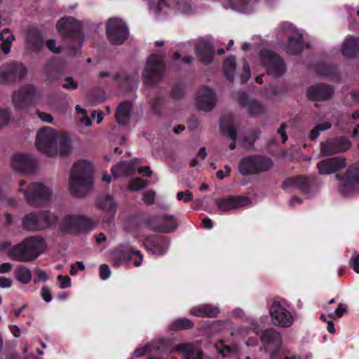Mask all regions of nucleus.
I'll use <instances>...</instances> for the list:
<instances>
[{"label": "nucleus", "instance_id": "nucleus-1", "mask_svg": "<svg viewBox=\"0 0 359 359\" xmlns=\"http://www.w3.org/2000/svg\"><path fill=\"white\" fill-rule=\"evenodd\" d=\"M46 243L41 237L31 236L11 248L8 255L15 261L28 262L36 259L46 250Z\"/></svg>", "mask_w": 359, "mask_h": 359}, {"label": "nucleus", "instance_id": "nucleus-2", "mask_svg": "<svg viewBox=\"0 0 359 359\" xmlns=\"http://www.w3.org/2000/svg\"><path fill=\"white\" fill-rule=\"evenodd\" d=\"M93 165L88 160L78 161L73 166L69 178V191L76 197H82L92 183Z\"/></svg>", "mask_w": 359, "mask_h": 359}, {"label": "nucleus", "instance_id": "nucleus-3", "mask_svg": "<svg viewBox=\"0 0 359 359\" xmlns=\"http://www.w3.org/2000/svg\"><path fill=\"white\" fill-rule=\"evenodd\" d=\"M19 191L24 194L27 201L31 205H41L48 203L52 197V189L41 182L30 185L25 180L19 182Z\"/></svg>", "mask_w": 359, "mask_h": 359}, {"label": "nucleus", "instance_id": "nucleus-4", "mask_svg": "<svg viewBox=\"0 0 359 359\" xmlns=\"http://www.w3.org/2000/svg\"><path fill=\"white\" fill-rule=\"evenodd\" d=\"M58 138L59 132L49 127H43L37 133L35 144L40 152L49 157H55L57 155Z\"/></svg>", "mask_w": 359, "mask_h": 359}, {"label": "nucleus", "instance_id": "nucleus-5", "mask_svg": "<svg viewBox=\"0 0 359 359\" xmlns=\"http://www.w3.org/2000/svg\"><path fill=\"white\" fill-rule=\"evenodd\" d=\"M278 34L280 37H287L288 42L284 49L287 53L297 55L302 52L304 47L302 34L291 23H282L278 29Z\"/></svg>", "mask_w": 359, "mask_h": 359}, {"label": "nucleus", "instance_id": "nucleus-6", "mask_svg": "<svg viewBox=\"0 0 359 359\" xmlns=\"http://www.w3.org/2000/svg\"><path fill=\"white\" fill-rule=\"evenodd\" d=\"M57 222V217L48 211L27 214L22 219V226L31 231H42L50 227Z\"/></svg>", "mask_w": 359, "mask_h": 359}, {"label": "nucleus", "instance_id": "nucleus-7", "mask_svg": "<svg viewBox=\"0 0 359 359\" xmlns=\"http://www.w3.org/2000/svg\"><path fill=\"white\" fill-rule=\"evenodd\" d=\"M41 93L32 85H27L12 95V104L15 109L22 110L39 102Z\"/></svg>", "mask_w": 359, "mask_h": 359}, {"label": "nucleus", "instance_id": "nucleus-8", "mask_svg": "<svg viewBox=\"0 0 359 359\" xmlns=\"http://www.w3.org/2000/svg\"><path fill=\"white\" fill-rule=\"evenodd\" d=\"M95 226L93 220L79 215H67L60 222L61 229L67 233L88 231L93 230Z\"/></svg>", "mask_w": 359, "mask_h": 359}, {"label": "nucleus", "instance_id": "nucleus-9", "mask_svg": "<svg viewBox=\"0 0 359 359\" xmlns=\"http://www.w3.org/2000/svg\"><path fill=\"white\" fill-rule=\"evenodd\" d=\"M271 323L275 326L289 327L294 323V314L280 302H274L269 308Z\"/></svg>", "mask_w": 359, "mask_h": 359}, {"label": "nucleus", "instance_id": "nucleus-10", "mask_svg": "<svg viewBox=\"0 0 359 359\" xmlns=\"http://www.w3.org/2000/svg\"><path fill=\"white\" fill-rule=\"evenodd\" d=\"M165 69L163 59L159 55H150L146 62L142 74L144 83L156 82L163 75Z\"/></svg>", "mask_w": 359, "mask_h": 359}, {"label": "nucleus", "instance_id": "nucleus-11", "mask_svg": "<svg viewBox=\"0 0 359 359\" xmlns=\"http://www.w3.org/2000/svg\"><path fill=\"white\" fill-rule=\"evenodd\" d=\"M261 62L269 74L278 76L286 72V66L279 55L264 50L260 54Z\"/></svg>", "mask_w": 359, "mask_h": 359}, {"label": "nucleus", "instance_id": "nucleus-12", "mask_svg": "<svg viewBox=\"0 0 359 359\" xmlns=\"http://www.w3.org/2000/svg\"><path fill=\"white\" fill-rule=\"evenodd\" d=\"M107 35L111 43L121 44L127 39L128 29L122 20L111 18L107 24Z\"/></svg>", "mask_w": 359, "mask_h": 359}, {"label": "nucleus", "instance_id": "nucleus-13", "mask_svg": "<svg viewBox=\"0 0 359 359\" xmlns=\"http://www.w3.org/2000/svg\"><path fill=\"white\" fill-rule=\"evenodd\" d=\"M271 166V162L269 159L258 156H249L244 158L241 161L239 171L241 174L245 175L266 170Z\"/></svg>", "mask_w": 359, "mask_h": 359}, {"label": "nucleus", "instance_id": "nucleus-14", "mask_svg": "<svg viewBox=\"0 0 359 359\" xmlns=\"http://www.w3.org/2000/svg\"><path fill=\"white\" fill-rule=\"evenodd\" d=\"M359 188V166H351L346 173L339 187V192L345 196H349L355 193Z\"/></svg>", "mask_w": 359, "mask_h": 359}, {"label": "nucleus", "instance_id": "nucleus-15", "mask_svg": "<svg viewBox=\"0 0 359 359\" xmlns=\"http://www.w3.org/2000/svg\"><path fill=\"white\" fill-rule=\"evenodd\" d=\"M260 340L271 354L276 355L282 352V337L279 332L273 329L263 331L260 335Z\"/></svg>", "mask_w": 359, "mask_h": 359}, {"label": "nucleus", "instance_id": "nucleus-16", "mask_svg": "<svg viewBox=\"0 0 359 359\" xmlns=\"http://www.w3.org/2000/svg\"><path fill=\"white\" fill-rule=\"evenodd\" d=\"M251 200L247 196H228L216 201V205L219 211L229 212L232 210L249 206Z\"/></svg>", "mask_w": 359, "mask_h": 359}, {"label": "nucleus", "instance_id": "nucleus-17", "mask_svg": "<svg viewBox=\"0 0 359 359\" xmlns=\"http://www.w3.org/2000/svg\"><path fill=\"white\" fill-rule=\"evenodd\" d=\"M195 104L200 110L205 111L212 110L216 104L214 91L206 86L200 88L196 94Z\"/></svg>", "mask_w": 359, "mask_h": 359}, {"label": "nucleus", "instance_id": "nucleus-18", "mask_svg": "<svg viewBox=\"0 0 359 359\" xmlns=\"http://www.w3.org/2000/svg\"><path fill=\"white\" fill-rule=\"evenodd\" d=\"M26 73L25 68L20 64H4L0 67V83L21 79Z\"/></svg>", "mask_w": 359, "mask_h": 359}, {"label": "nucleus", "instance_id": "nucleus-19", "mask_svg": "<svg viewBox=\"0 0 359 359\" xmlns=\"http://www.w3.org/2000/svg\"><path fill=\"white\" fill-rule=\"evenodd\" d=\"M320 146L323 155H331L347 151L351 147V142L345 137H338L327 140L322 142Z\"/></svg>", "mask_w": 359, "mask_h": 359}, {"label": "nucleus", "instance_id": "nucleus-20", "mask_svg": "<svg viewBox=\"0 0 359 359\" xmlns=\"http://www.w3.org/2000/svg\"><path fill=\"white\" fill-rule=\"evenodd\" d=\"M11 167L18 171L31 173L35 167V161L29 155L24 153L14 154L11 160Z\"/></svg>", "mask_w": 359, "mask_h": 359}, {"label": "nucleus", "instance_id": "nucleus-21", "mask_svg": "<svg viewBox=\"0 0 359 359\" xmlns=\"http://www.w3.org/2000/svg\"><path fill=\"white\" fill-rule=\"evenodd\" d=\"M140 241L143 242L146 249L154 255H163L168 250L169 241L165 238L147 237Z\"/></svg>", "mask_w": 359, "mask_h": 359}, {"label": "nucleus", "instance_id": "nucleus-22", "mask_svg": "<svg viewBox=\"0 0 359 359\" xmlns=\"http://www.w3.org/2000/svg\"><path fill=\"white\" fill-rule=\"evenodd\" d=\"M178 351L182 359H203L202 351L192 344H180L175 345L172 348L167 346L165 353Z\"/></svg>", "mask_w": 359, "mask_h": 359}, {"label": "nucleus", "instance_id": "nucleus-23", "mask_svg": "<svg viewBox=\"0 0 359 359\" xmlns=\"http://www.w3.org/2000/svg\"><path fill=\"white\" fill-rule=\"evenodd\" d=\"M345 159L342 157L329 158L318 163V171L322 175H329L338 171L346 166Z\"/></svg>", "mask_w": 359, "mask_h": 359}, {"label": "nucleus", "instance_id": "nucleus-24", "mask_svg": "<svg viewBox=\"0 0 359 359\" xmlns=\"http://www.w3.org/2000/svg\"><path fill=\"white\" fill-rule=\"evenodd\" d=\"M333 94L332 88L327 85L316 84L307 90L308 97L313 100H323L330 98Z\"/></svg>", "mask_w": 359, "mask_h": 359}, {"label": "nucleus", "instance_id": "nucleus-25", "mask_svg": "<svg viewBox=\"0 0 359 359\" xmlns=\"http://www.w3.org/2000/svg\"><path fill=\"white\" fill-rule=\"evenodd\" d=\"M151 13L158 20H164L171 13L170 6L165 0H151L149 4Z\"/></svg>", "mask_w": 359, "mask_h": 359}, {"label": "nucleus", "instance_id": "nucleus-26", "mask_svg": "<svg viewBox=\"0 0 359 359\" xmlns=\"http://www.w3.org/2000/svg\"><path fill=\"white\" fill-rule=\"evenodd\" d=\"M190 312L193 316L197 317L215 318L219 314V309L215 306L205 304L194 306Z\"/></svg>", "mask_w": 359, "mask_h": 359}, {"label": "nucleus", "instance_id": "nucleus-27", "mask_svg": "<svg viewBox=\"0 0 359 359\" xmlns=\"http://www.w3.org/2000/svg\"><path fill=\"white\" fill-rule=\"evenodd\" d=\"M196 53L204 63L210 62L213 57V48L211 44L205 39H201L198 42L196 46Z\"/></svg>", "mask_w": 359, "mask_h": 359}, {"label": "nucleus", "instance_id": "nucleus-28", "mask_svg": "<svg viewBox=\"0 0 359 359\" xmlns=\"http://www.w3.org/2000/svg\"><path fill=\"white\" fill-rule=\"evenodd\" d=\"M239 102L252 115L259 114L264 111V107L259 102L250 99L245 94L241 95Z\"/></svg>", "mask_w": 359, "mask_h": 359}, {"label": "nucleus", "instance_id": "nucleus-29", "mask_svg": "<svg viewBox=\"0 0 359 359\" xmlns=\"http://www.w3.org/2000/svg\"><path fill=\"white\" fill-rule=\"evenodd\" d=\"M79 24L73 18H62L57 24V31L62 34H70L79 29Z\"/></svg>", "mask_w": 359, "mask_h": 359}, {"label": "nucleus", "instance_id": "nucleus-30", "mask_svg": "<svg viewBox=\"0 0 359 359\" xmlns=\"http://www.w3.org/2000/svg\"><path fill=\"white\" fill-rule=\"evenodd\" d=\"M97 203L100 209L109 215L111 219L114 217L116 211L117 204L111 196L105 195L100 197L97 200Z\"/></svg>", "mask_w": 359, "mask_h": 359}, {"label": "nucleus", "instance_id": "nucleus-31", "mask_svg": "<svg viewBox=\"0 0 359 359\" xmlns=\"http://www.w3.org/2000/svg\"><path fill=\"white\" fill-rule=\"evenodd\" d=\"M359 50V39L355 37H349L344 42L341 47L342 54L351 57L355 56Z\"/></svg>", "mask_w": 359, "mask_h": 359}, {"label": "nucleus", "instance_id": "nucleus-32", "mask_svg": "<svg viewBox=\"0 0 359 359\" xmlns=\"http://www.w3.org/2000/svg\"><path fill=\"white\" fill-rule=\"evenodd\" d=\"M158 222L159 224L153 228L156 231L165 233L174 231L177 226V223L172 215H165L159 219Z\"/></svg>", "mask_w": 359, "mask_h": 359}, {"label": "nucleus", "instance_id": "nucleus-33", "mask_svg": "<svg viewBox=\"0 0 359 359\" xmlns=\"http://www.w3.org/2000/svg\"><path fill=\"white\" fill-rule=\"evenodd\" d=\"M60 138L57 140V154L66 156L69 154L72 150V142L70 137L64 133H59Z\"/></svg>", "mask_w": 359, "mask_h": 359}, {"label": "nucleus", "instance_id": "nucleus-34", "mask_svg": "<svg viewBox=\"0 0 359 359\" xmlns=\"http://www.w3.org/2000/svg\"><path fill=\"white\" fill-rule=\"evenodd\" d=\"M167 341L165 340H162L159 341L157 344L156 342L146 345L139 348H137L134 353L133 356L135 358L141 357L144 355L147 352H151L153 351H161L165 353V350L167 349Z\"/></svg>", "mask_w": 359, "mask_h": 359}, {"label": "nucleus", "instance_id": "nucleus-35", "mask_svg": "<svg viewBox=\"0 0 359 359\" xmlns=\"http://www.w3.org/2000/svg\"><path fill=\"white\" fill-rule=\"evenodd\" d=\"M132 109V104L129 102H122L117 108L116 118L120 124H126L128 121Z\"/></svg>", "mask_w": 359, "mask_h": 359}, {"label": "nucleus", "instance_id": "nucleus-36", "mask_svg": "<svg viewBox=\"0 0 359 359\" xmlns=\"http://www.w3.org/2000/svg\"><path fill=\"white\" fill-rule=\"evenodd\" d=\"M128 255L126 253V247L123 245H119L111 252V259L114 265L120 266L127 262Z\"/></svg>", "mask_w": 359, "mask_h": 359}, {"label": "nucleus", "instance_id": "nucleus-37", "mask_svg": "<svg viewBox=\"0 0 359 359\" xmlns=\"http://www.w3.org/2000/svg\"><path fill=\"white\" fill-rule=\"evenodd\" d=\"M0 40L3 52L8 54L11 51V44L15 40L14 36L8 29H4L0 32Z\"/></svg>", "mask_w": 359, "mask_h": 359}, {"label": "nucleus", "instance_id": "nucleus-38", "mask_svg": "<svg viewBox=\"0 0 359 359\" xmlns=\"http://www.w3.org/2000/svg\"><path fill=\"white\" fill-rule=\"evenodd\" d=\"M135 170L131 162H121L111 168L112 174L116 177L127 176Z\"/></svg>", "mask_w": 359, "mask_h": 359}, {"label": "nucleus", "instance_id": "nucleus-39", "mask_svg": "<svg viewBox=\"0 0 359 359\" xmlns=\"http://www.w3.org/2000/svg\"><path fill=\"white\" fill-rule=\"evenodd\" d=\"M14 276L20 283L27 285L32 280L31 271L25 266H19L14 271Z\"/></svg>", "mask_w": 359, "mask_h": 359}, {"label": "nucleus", "instance_id": "nucleus-40", "mask_svg": "<svg viewBox=\"0 0 359 359\" xmlns=\"http://www.w3.org/2000/svg\"><path fill=\"white\" fill-rule=\"evenodd\" d=\"M285 187H298L303 190H305L309 186L308 179L302 176L290 178L285 180L283 183Z\"/></svg>", "mask_w": 359, "mask_h": 359}, {"label": "nucleus", "instance_id": "nucleus-41", "mask_svg": "<svg viewBox=\"0 0 359 359\" xmlns=\"http://www.w3.org/2000/svg\"><path fill=\"white\" fill-rule=\"evenodd\" d=\"M215 348L217 352L223 357H226L238 352L236 346H230L224 344L223 341H220L215 344Z\"/></svg>", "mask_w": 359, "mask_h": 359}, {"label": "nucleus", "instance_id": "nucleus-42", "mask_svg": "<svg viewBox=\"0 0 359 359\" xmlns=\"http://www.w3.org/2000/svg\"><path fill=\"white\" fill-rule=\"evenodd\" d=\"M236 68V59L231 56L226 59L224 63V71L226 78L233 81Z\"/></svg>", "mask_w": 359, "mask_h": 359}, {"label": "nucleus", "instance_id": "nucleus-43", "mask_svg": "<svg viewBox=\"0 0 359 359\" xmlns=\"http://www.w3.org/2000/svg\"><path fill=\"white\" fill-rule=\"evenodd\" d=\"M221 127L222 130L226 133V134L230 137V138L233 140V142L230 144L229 148L230 149H234L236 147V131L233 125L226 126L225 123V120L222 119L221 121Z\"/></svg>", "mask_w": 359, "mask_h": 359}, {"label": "nucleus", "instance_id": "nucleus-44", "mask_svg": "<svg viewBox=\"0 0 359 359\" xmlns=\"http://www.w3.org/2000/svg\"><path fill=\"white\" fill-rule=\"evenodd\" d=\"M171 327L173 330H184L193 327L194 323L187 318H180L175 320Z\"/></svg>", "mask_w": 359, "mask_h": 359}, {"label": "nucleus", "instance_id": "nucleus-45", "mask_svg": "<svg viewBox=\"0 0 359 359\" xmlns=\"http://www.w3.org/2000/svg\"><path fill=\"white\" fill-rule=\"evenodd\" d=\"M149 184V182L146 180L141 178H135L132 180L129 183V189L133 191L140 190Z\"/></svg>", "mask_w": 359, "mask_h": 359}, {"label": "nucleus", "instance_id": "nucleus-46", "mask_svg": "<svg viewBox=\"0 0 359 359\" xmlns=\"http://www.w3.org/2000/svg\"><path fill=\"white\" fill-rule=\"evenodd\" d=\"M133 261V264L136 267H139L143 261V255L139 250H133L128 255L127 262Z\"/></svg>", "mask_w": 359, "mask_h": 359}, {"label": "nucleus", "instance_id": "nucleus-47", "mask_svg": "<svg viewBox=\"0 0 359 359\" xmlns=\"http://www.w3.org/2000/svg\"><path fill=\"white\" fill-rule=\"evenodd\" d=\"M331 127V123L329 122H324L317 125L310 133V138L316 140L319 136V133L326 130Z\"/></svg>", "mask_w": 359, "mask_h": 359}, {"label": "nucleus", "instance_id": "nucleus-48", "mask_svg": "<svg viewBox=\"0 0 359 359\" xmlns=\"http://www.w3.org/2000/svg\"><path fill=\"white\" fill-rule=\"evenodd\" d=\"M175 8L177 12L181 14H189L191 12V5L187 2H180V0H175Z\"/></svg>", "mask_w": 359, "mask_h": 359}, {"label": "nucleus", "instance_id": "nucleus-49", "mask_svg": "<svg viewBox=\"0 0 359 359\" xmlns=\"http://www.w3.org/2000/svg\"><path fill=\"white\" fill-rule=\"evenodd\" d=\"M250 332L255 334L256 335H257L259 333L260 327L257 321L252 320L250 323V327L242 329L241 334L242 335H248Z\"/></svg>", "mask_w": 359, "mask_h": 359}, {"label": "nucleus", "instance_id": "nucleus-50", "mask_svg": "<svg viewBox=\"0 0 359 359\" xmlns=\"http://www.w3.org/2000/svg\"><path fill=\"white\" fill-rule=\"evenodd\" d=\"M11 111L8 109H0V128L6 126L11 118Z\"/></svg>", "mask_w": 359, "mask_h": 359}, {"label": "nucleus", "instance_id": "nucleus-51", "mask_svg": "<svg viewBox=\"0 0 359 359\" xmlns=\"http://www.w3.org/2000/svg\"><path fill=\"white\" fill-rule=\"evenodd\" d=\"M177 198L184 203L190 202L193 200L192 194L189 191H180L177 194Z\"/></svg>", "mask_w": 359, "mask_h": 359}, {"label": "nucleus", "instance_id": "nucleus-52", "mask_svg": "<svg viewBox=\"0 0 359 359\" xmlns=\"http://www.w3.org/2000/svg\"><path fill=\"white\" fill-rule=\"evenodd\" d=\"M346 311V308L343 304H339L334 313L330 315V318H341Z\"/></svg>", "mask_w": 359, "mask_h": 359}, {"label": "nucleus", "instance_id": "nucleus-53", "mask_svg": "<svg viewBox=\"0 0 359 359\" xmlns=\"http://www.w3.org/2000/svg\"><path fill=\"white\" fill-rule=\"evenodd\" d=\"M57 280L60 282V287L61 289L67 288L71 286V279L68 276L59 275Z\"/></svg>", "mask_w": 359, "mask_h": 359}, {"label": "nucleus", "instance_id": "nucleus-54", "mask_svg": "<svg viewBox=\"0 0 359 359\" xmlns=\"http://www.w3.org/2000/svg\"><path fill=\"white\" fill-rule=\"evenodd\" d=\"M111 275L109 267L107 264H102L100 267V276L102 280H107Z\"/></svg>", "mask_w": 359, "mask_h": 359}, {"label": "nucleus", "instance_id": "nucleus-55", "mask_svg": "<svg viewBox=\"0 0 359 359\" xmlns=\"http://www.w3.org/2000/svg\"><path fill=\"white\" fill-rule=\"evenodd\" d=\"M142 199L146 203H153L155 201V192L152 190L145 191L143 194Z\"/></svg>", "mask_w": 359, "mask_h": 359}, {"label": "nucleus", "instance_id": "nucleus-56", "mask_svg": "<svg viewBox=\"0 0 359 359\" xmlns=\"http://www.w3.org/2000/svg\"><path fill=\"white\" fill-rule=\"evenodd\" d=\"M84 269V264L82 262H76L74 264L71 266L70 273L74 276L77 273L79 270L83 271Z\"/></svg>", "mask_w": 359, "mask_h": 359}, {"label": "nucleus", "instance_id": "nucleus-57", "mask_svg": "<svg viewBox=\"0 0 359 359\" xmlns=\"http://www.w3.org/2000/svg\"><path fill=\"white\" fill-rule=\"evenodd\" d=\"M47 48L54 53H59L61 51L60 46L55 47V41L54 39H49L46 43Z\"/></svg>", "mask_w": 359, "mask_h": 359}, {"label": "nucleus", "instance_id": "nucleus-58", "mask_svg": "<svg viewBox=\"0 0 359 359\" xmlns=\"http://www.w3.org/2000/svg\"><path fill=\"white\" fill-rule=\"evenodd\" d=\"M226 324L224 320H216L211 325V330L214 332H220Z\"/></svg>", "mask_w": 359, "mask_h": 359}, {"label": "nucleus", "instance_id": "nucleus-59", "mask_svg": "<svg viewBox=\"0 0 359 359\" xmlns=\"http://www.w3.org/2000/svg\"><path fill=\"white\" fill-rule=\"evenodd\" d=\"M13 281L11 278L5 276L0 277V288H10L12 286Z\"/></svg>", "mask_w": 359, "mask_h": 359}, {"label": "nucleus", "instance_id": "nucleus-60", "mask_svg": "<svg viewBox=\"0 0 359 359\" xmlns=\"http://www.w3.org/2000/svg\"><path fill=\"white\" fill-rule=\"evenodd\" d=\"M250 77V72L249 65L245 62L243 65V73L241 75V79L242 81L245 82L247 81Z\"/></svg>", "mask_w": 359, "mask_h": 359}, {"label": "nucleus", "instance_id": "nucleus-61", "mask_svg": "<svg viewBox=\"0 0 359 359\" xmlns=\"http://www.w3.org/2000/svg\"><path fill=\"white\" fill-rule=\"evenodd\" d=\"M39 118L43 121L46 123H52L53 122V118L50 114L45 113V112H41L39 110L36 111Z\"/></svg>", "mask_w": 359, "mask_h": 359}, {"label": "nucleus", "instance_id": "nucleus-62", "mask_svg": "<svg viewBox=\"0 0 359 359\" xmlns=\"http://www.w3.org/2000/svg\"><path fill=\"white\" fill-rule=\"evenodd\" d=\"M63 87L65 88L75 89L78 87V84L72 77H67L63 83Z\"/></svg>", "mask_w": 359, "mask_h": 359}, {"label": "nucleus", "instance_id": "nucleus-63", "mask_svg": "<svg viewBox=\"0 0 359 359\" xmlns=\"http://www.w3.org/2000/svg\"><path fill=\"white\" fill-rule=\"evenodd\" d=\"M36 273L37 277L34 280V283H37L39 281H46L48 279L47 273L41 269H36Z\"/></svg>", "mask_w": 359, "mask_h": 359}, {"label": "nucleus", "instance_id": "nucleus-64", "mask_svg": "<svg viewBox=\"0 0 359 359\" xmlns=\"http://www.w3.org/2000/svg\"><path fill=\"white\" fill-rule=\"evenodd\" d=\"M351 260L353 270L357 273H359V254L353 256Z\"/></svg>", "mask_w": 359, "mask_h": 359}]
</instances>
